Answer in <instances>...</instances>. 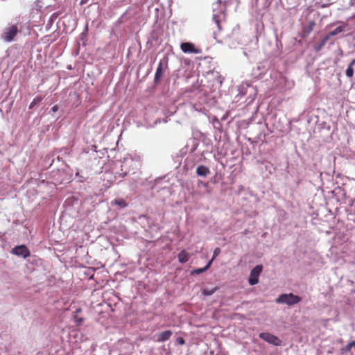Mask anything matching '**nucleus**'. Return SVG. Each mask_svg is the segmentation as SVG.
I'll return each instance as SVG.
<instances>
[{"mask_svg":"<svg viewBox=\"0 0 355 355\" xmlns=\"http://www.w3.org/2000/svg\"><path fill=\"white\" fill-rule=\"evenodd\" d=\"M301 301V297L295 295L293 293L282 294L276 300V302L279 304H286L289 306L294 305Z\"/></svg>","mask_w":355,"mask_h":355,"instance_id":"1","label":"nucleus"},{"mask_svg":"<svg viewBox=\"0 0 355 355\" xmlns=\"http://www.w3.org/2000/svg\"><path fill=\"white\" fill-rule=\"evenodd\" d=\"M262 270V266L257 265L251 270L248 279V282L251 286L255 285L259 282V277L261 273Z\"/></svg>","mask_w":355,"mask_h":355,"instance_id":"2","label":"nucleus"},{"mask_svg":"<svg viewBox=\"0 0 355 355\" xmlns=\"http://www.w3.org/2000/svg\"><path fill=\"white\" fill-rule=\"evenodd\" d=\"M18 32L17 26L12 25L7 28L2 35V38L8 42H12Z\"/></svg>","mask_w":355,"mask_h":355,"instance_id":"3","label":"nucleus"},{"mask_svg":"<svg viewBox=\"0 0 355 355\" xmlns=\"http://www.w3.org/2000/svg\"><path fill=\"white\" fill-rule=\"evenodd\" d=\"M259 338L268 342V343L276 346L280 345L281 344V340L277 336L268 332L261 333L259 334Z\"/></svg>","mask_w":355,"mask_h":355,"instance_id":"4","label":"nucleus"},{"mask_svg":"<svg viewBox=\"0 0 355 355\" xmlns=\"http://www.w3.org/2000/svg\"><path fill=\"white\" fill-rule=\"evenodd\" d=\"M12 253L17 256L22 257L24 259L28 257L31 254L30 250L24 245L15 247L12 250Z\"/></svg>","mask_w":355,"mask_h":355,"instance_id":"5","label":"nucleus"},{"mask_svg":"<svg viewBox=\"0 0 355 355\" xmlns=\"http://www.w3.org/2000/svg\"><path fill=\"white\" fill-rule=\"evenodd\" d=\"M181 50L185 53L198 54L201 52L200 49L196 48L195 45L191 42H183L180 45Z\"/></svg>","mask_w":355,"mask_h":355,"instance_id":"6","label":"nucleus"},{"mask_svg":"<svg viewBox=\"0 0 355 355\" xmlns=\"http://www.w3.org/2000/svg\"><path fill=\"white\" fill-rule=\"evenodd\" d=\"M172 335V331L171 330H166L161 332L157 337L158 342H164L170 338Z\"/></svg>","mask_w":355,"mask_h":355,"instance_id":"7","label":"nucleus"},{"mask_svg":"<svg viewBox=\"0 0 355 355\" xmlns=\"http://www.w3.org/2000/svg\"><path fill=\"white\" fill-rule=\"evenodd\" d=\"M163 74H164V69H163V66H162V63L160 62L157 68V70H156V72H155V78H154V80L155 83H157L159 81V80L161 79V78L163 76Z\"/></svg>","mask_w":355,"mask_h":355,"instance_id":"8","label":"nucleus"},{"mask_svg":"<svg viewBox=\"0 0 355 355\" xmlns=\"http://www.w3.org/2000/svg\"><path fill=\"white\" fill-rule=\"evenodd\" d=\"M196 173L199 176L205 177L209 173V169L205 166H199L196 169Z\"/></svg>","mask_w":355,"mask_h":355,"instance_id":"9","label":"nucleus"},{"mask_svg":"<svg viewBox=\"0 0 355 355\" xmlns=\"http://www.w3.org/2000/svg\"><path fill=\"white\" fill-rule=\"evenodd\" d=\"M178 258L179 262L184 263L189 260V254L184 250H183L178 254Z\"/></svg>","mask_w":355,"mask_h":355,"instance_id":"10","label":"nucleus"},{"mask_svg":"<svg viewBox=\"0 0 355 355\" xmlns=\"http://www.w3.org/2000/svg\"><path fill=\"white\" fill-rule=\"evenodd\" d=\"M355 64V59L351 61L347 69H346V76L349 78H352L354 76V68L353 66Z\"/></svg>","mask_w":355,"mask_h":355,"instance_id":"11","label":"nucleus"},{"mask_svg":"<svg viewBox=\"0 0 355 355\" xmlns=\"http://www.w3.org/2000/svg\"><path fill=\"white\" fill-rule=\"evenodd\" d=\"M211 263H212V260H210L204 268H198V269L195 270L194 273L199 275L200 273L205 272L207 270H208L210 268Z\"/></svg>","mask_w":355,"mask_h":355,"instance_id":"12","label":"nucleus"},{"mask_svg":"<svg viewBox=\"0 0 355 355\" xmlns=\"http://www.w3.org/2000/svg\"><path fill=\"white\" fill-rule=\"evenodd\" d=\"M112 205H116L121 208H124L128 206V204L123 199H115L112 202Z\"/></svg>","mask_w":355,"mask_h":355,"instance_id":"13","label":"nucleus"},{"mask_svg":"<svg viewBox=\"0 0 355 355\" xmlns=\"http://www.w3.org/2000/svg\"><path fill=\"white\" fill-rule=\"evenodd\" d=\"M43 99V96H36L33 100V101L31 103V104L29 105V109H32L33 108V107L38 104L39 103H40Z\"/></svg>","mask_w":355,"mask_h":355,"instance_id":"14","label":"nucleus"},{"mask_svg":"<svg viewBox=\"0 0 355 355\" xmlns=\"http://www.w3.org/2000/svg\"><path fill=\"white\" fill-rule=\"evenodd\" d=\"M344 31V26H340L329 33V36H334Z\"/></svg>","mask_w":355,"mask_h":355,"instance_id":"15","label":"nucleus"},{"mask_svg":"<svg viewBox=\"0 0 355 355\" xmlns=\"http://www.w3.org/2000/svg\"><path fill=\"white\" fill-rule=\"evenodd\" d=\"M217 289L218 288L216 287L211 289L205 288L202 291V293L204 295H211L217 291Z\"/></svg>","mask_w":355,"mask_h":355,"instance_id":"16","label":"nucleus"},{"mask_svg":"<svg viewBox=\"0 0 355 355\" xmlns=\"http://www.w3.org/2000/svg\"><path fill=\"white\" fill-rule=\"evenodd\" d=\"M352 348V345H351V342H349L345 347L340 349L341 353L345 354L349 352Z\"/></svg>","mask_w":355,"mask_h":355,"instance_id":"17","label":"nucleus"},{"mask_svg":"<svg viewBox=\"0 0 355 355\" xmlns=\"http://www.w3.org/2000/svg\"><path fill=\"white\" fill-rule=\"evenodd\" d=\"M73 319L76 325L79 326L84 322V318L81 317H78L77 315H73Z\"/></svg>","mask_w":355,"mask_h":355,"instance_id":"18","label":"nucleus"},{"mask_svg":"<svg viewBox=\"0 0 355 355\" xmlns=\"http://www.w3.org/2000/svg\"><path fill=\"white\" fill-rule=\"evenodd\" d=\"M220 253V249L219 248H216L214 251L213 257L211 260H214L218 254Z\"/></svg>","mask_w":355,"mask_h":355,"instance_id":"19","label":"nucleus"},{"mask_svg":"<svg viewBox=\"0 0 355 355\" xmlns=\"http://www.w3.org/2000/svg\"><path fill=\"white\" fill-rule=\"evenodd\" d=\"M324 45L325 44L321 41L318 45L315 46V50L316 51H320Z\"/></svg>","mask_w":355,"mask_h":355,"instance_id":"20","label":"nucleus"},{"mask_svg":"<svg viewBox=\"0 0 355 355\" xmlns=\"http://www.w3.org/2000/svg\"><path fill=\"white\" fill-rule=\"evenodd\" d=\"M176 342L178 343V344H179L180 345H183L185 344V340L182 337L178 338L176 339Z\"/></svg>","mask_w":355,"mask_h":355,"instance_id":"21","label":"nucleus"},{"mask_svg":"<svg viewBox=\"0 0 355 355\" xmlns=\"http://www.w3.org/2000/svg\"><path fill=\"white\" fill-rule=\"evenodd\" d=\"M331 36H329V34L328 35H327L326 37H324L322 40V42H324V44L327 43V42L329 40V37Z\"/></svg>","mask_w":355,"mask_h":355,"instance_id":"22","label":"nucleus"},{"mask_svg":"<svg viewBox=\"0 0 355 355\" xmlns=\"http://www.w3.org/2000/svg\"><path fill=\"white\" fill-rule=\"evenodd\" d=\"M51 112H57V111L58 110V106L57 105H55L53 106V107H51Z\"/></svg>","mask_w":355,"mask_h":355,"instance_id":"23","label":"nucleus"},{"mask_svg":"<svg viewBox=\"0 0 355 355\" xmlns=\"http://www.w3.org/2000/svg\"><path fill=\"white\" fill-rule=\"evenodd\" d=\"M82 311V309L81 308H78L76 310V311L74 312V314L73 315H78L80 313H81Z\"/></svg>","mask_w":355,"mask_h":355,"instance_id":"24","label":"nucleus"},{"mask_svg":"<svg viewBox=\"0 0 355 355\" xmlns=\"http://www.w3.org/2000/svg\"><path fill=\"white\" fill-rule=\"evenodd\" d=\"M351 345H352V347L355 348V340L351 342Z\"/></svg>","mask_w":355,"mask_h":355,"instance_id":"25","label":"nucleus"},{"mask_svg":"<svg viewBox=\"0 0 355 355\" xmlns=\"http://www.w3.org/2000/svg\"><path fill=\"white\" fill-rule=\"evenodd\" d=\"M216 24H217V26H218V28H220V23H219V21H218V20H216Z\"/></svg>","mask_w":355,"mask_h":355,"instance_id":"26","label":"nucleus"}]
</instances>
